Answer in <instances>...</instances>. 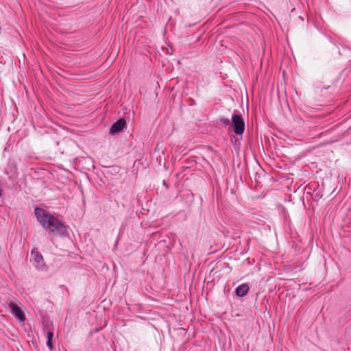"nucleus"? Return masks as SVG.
I'll return each mask as SVG.
<instances>
[{
    "label": "nucleus",
    "instance_id": "3",
    "mask_svg": "<svg viewBox=\"0 0 351 351\" xmlns=\"http://www.w3.org/2000/svg\"><path fill=\"white\" fill-rule=\"evenodd\" d=\"M232 121L234 133L238 135L242 134L244 132L245 123L241 116L234 113L232 117Z\"/></svg>",
    "mask_w": 351,
    "mask_h": 351
},
{
    "label": "nucleus",
    "instance_id": "10",
    "mask_svg": "<svg viewBox=\"0 0 351 351\" xmlns=\"http://www.w3.org/2000/svg\"><path fill=\"white\" fill-rule=\"evenodd\" d=\"M228 122H229V121H228V120H227V121H224V123H228Z\"/></svg>",
    "mask_w": 351,
    "mask_h": 351
},
{
    "label": "nucleus",
    "instance_id": "2",
    "mask_svg": "<svg viewBox=\"0 0 351 351\" xmlns=\"http://www.w3.org/2000/svg\"><path fill=\"white\" fill-rule=\"evenodd\" d=\"M31 262L32 265L39 271H47V267L44 261L42 254L35 250L31 253Z\"/></svg>",
    "mask_w": 351,
    "mask_h": 351
},
{
    "label": "nucleus",
    "instance_id": "4",
    "mask_svg": "<svg viewBox=\"0 0 351 351\" xmlns=\"http://www.w3.org/2000/svg\"><path fill=\"white\" fill-rule=\"evenodd\" d=\"M126 126V121L124 119H119L112 124L109 130L110 135H115L121 132Z\"/></svg>",
    "mask_w": 351,
    "mask_h": 351
},
{
    "label": "nucleus",
    "instance_id": "7",
    "mask_svg": "<svg viewBox=\"0 0 351 351\" xmlns=\"http://www.w3.org/2000/svg\"><path fill=\"white\" fill-rule=\"evenodd\" d=\"M47 346L49 348L50 350H52L53 348L52 340L47 339Z\"/></svg>",
    "mask_w": 351,
    "mask_h": 351
},
{
    "label": "nucleus",
    "instance_id": "8",
    "mask_svg": "<svg viewBox=\"0 0 351 351\" xmlns=\"http://www.w3.org/2000/svg\"><path fill=\"white\" fill-rule=\"evenodd\" d=\"M53 337V332L52 331H48L47 334V339L52 340Z\"/></svg>",
    "mask_w": 351,
    "mask_h": 351
},
{
    "label": "nucleus",
    "instance_id": "6",
    "mask_svg": "<svg viewBox=\"0 0 351 351\" xmlns=\"http://www.w3.org/2000/svg\"><path fill=\"white\" fill-rule=\"evenodd\" d=\"M249 291V287L247 284H242L235 289V293L239 297L245 296Z\"/></svg>",
    "mask_w": 351,
    "mask_h": 351
},
{
    "label": "nucleus",
    "instance_id": "9",
    "mask_svg": "<svg viewBox=\"0 0 351 351\" xmlns=\"http://www.w3.org/2000/svg\"><path fill=\"white\" fill-rule=\"evenodd\" d=\"M1 195H2V189H0V197H1Z\"/></svg>",
    "mask_w": 351,
    "mask_h": 351
},
{
    "label": "nucleus",
    "instance_id": "1",
    "mask_svg": "<svg viewBox=\"0 0 351 351\" xmlns=\"http://www.w3.org/2000/svg\"><path fill=\"white\" fill-rule=\"evenodd\" d=\"M35 215L38 221L44 228L56 236L66 237L68 234L66 226L58 218L46 212L44 209L36 208Z\"/></svg>",
    "mask_w": 351,
    "mask_h": 351
},
{
    "label": "nucleus",
    "instance_id": "5",
    "mask_svg": "<svg viewBox=\"0 0 351 351\" xmlns=\"http://www.w3.org/2000/svg\"><path fill=\"white\" fill-rule=\"evenodd\" d=\"M12 314L20 322L25 320V315L21 309L13 302H10L8 304Z\"/></svg>",
    "mask_w": 351,
    "mask_h": 351
}]
</instances>
